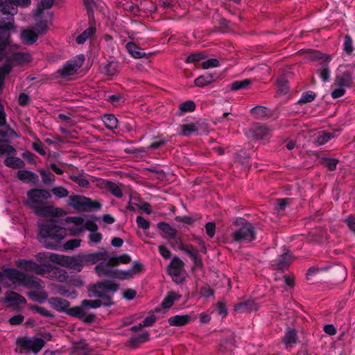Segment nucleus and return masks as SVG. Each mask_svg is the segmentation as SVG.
<instances>
[{
  "label": "nucleus",
  "mask_w": 355,
  "mask_h": 355,
  "mask_svg": "<svg viewBox=\"0 0 355 355\" xmlns=\"http://www.w3.org/2000/svg\"><path fill=\"white\" fill-rule=\"evenodd\" d=\"M17 178L24 182H31V183H36L39 180L38 175L30 171L26 170H19L17 171Z\"/></svg>",
  "instance_id": "nucleus-23"
},
{
  "label": "nucleus",
  "mask_w": 355,
  "mask_h": 355,
  "mask_svg": "<svg viewBox=\"0 0 355 355\" xmlns=\"http://www.w3.org/2000/svg\"><path fill=\"white\" fill-rule=\"evenodd\" d=\"M4 164L6 166L13 168H21L24 165V161L20 158L15 157V155H6Z\"/></svg>",
  "instance_id": "nucleus-28"
},
{
  "label": "nucleus",
  "mask_w": 355,
  "mask_h": 355,
  "mask_svg": "<svg viewBox=\"0 0 355 355\" xmlns=\"http://www.w3.org/2000/svg\"><path fill=\"white\" fill-rule=\"evenodd\" d=\"M206 55L202 53H193L187 58L186 62L189 63H194L202 60H204Z\"/></svg>",
  "instance_id": "nucleus-53"
},
{
  "label": "nucleus",
  "mask_w": 355,
  "mask_h": 355,
  "mask_svg": "<svg viewBox=\"0 0 355 355\" xmlns=\"http://www.w3.org/2000/svg\"><path fill=\"white\" fill-rule=\"evenodd\" d=\"M34 212L39 216L49 218L41 219L37 223L39 241L47 248H56L58 243L67 235L65 228L55 225V218L62 214V209L44 204L40 209H36Z\"/></svg>",
  "instance_id": "nucleus-1"
},
{
  "label": "nucleus",
  "mask_w": 355,
  "mask_h": 355,
  "mask_svg": "<svg viewBox=\"0 0 355 355\" xmlns=\"http://www.w3.org/2000/svg\"><path fill=\"white\" fill-rule=\"evenodd\" d=\"M72 180L78 184V186L83 187V188H87L89 185V181L82 177H73L72 178Z\"/></svg>",
  "instance_id": "nucleus-61"
},
{
  "label": "nucleus",
  "mask_w": 355,
  "mask_h": 355,
  "mask_svg": "<svg viewBox=\"0 0 355 355\" xmlns=\"http://www.w3.org/2000/svg\"><path fill=\"white\" fill-rule=\"evenodd\" d=\"M30 309L32 311H34L38 313H40L41 315L46 316V317H50L53 318L54 315L47 309H46L44 307L35 306V305H31Z\"/></svg>",
  "instance_id": "nucleus-48"
},
{
  "label": "nucleus",
  "mask_w": 355,
  "mask_h": 355,
  "mask_svg": "<svg viewBox=\"0 0 355 355\" xmlns=\"http://www.w3.org/2000/svg\"><path fill=\"white\" fill-rule=\"evenodd\" d=\"M103 187L116 198H120L123 196L121 189L116 183L107 180L104 181L103 182Z\"/></svg>",
  "instance_id": "nucleus-30"
},
{
  "label": "nucleus",
  "mask_w": 355,
  "mask_h": 355,
  "mask_svg": "<svg viewBox=\"0 0 355 355\" xmlns=\"http://www.w3.org/2000/svg\"><path fill=\"white\" fill-rule=\"evenodd\" d=\"M345 94V88L343 87H338L331 92V97L333 98H338Z\"/></svg>",
  "instance_id": "nucleus-62"
},
{
  "label": "nucleus",
  "mask_w": 355,
  "mask_h": 355,
  "mask_svg": "<svg viewBox=\"0 0 355 355\" xmlns=\"http://www.w3.org/2000/svg\"><path fill=\"white\" fill-rule=\"evenodd\" d=\"M182 250L187 253L197 265L202 266L201 261L198 260V251L195 248L187 245L182 247Z\"/></svg>",
  "instance_id": "nucleus-36"
},
{
  "label": "nucleus",
  "mask_w": 355,
  "mask_h": 355,
  "mask_svg": "<svg viewBox=\"0 0 355 355\" xmlns=\"http://www.w3.org/2000/svg\"><path fill=\"white\" fill-rule=\"evenodd\" d=\"M81 240L80 239H71L67 241L64 245L63 248L65 250H72L75 248H77L80 245Z\"/></svg>",
  "instance_id": "nucleus-50"
},
{
  "label": "nucleus",
  "mask_w": 355,
  "mask_h": 355,
  "mask_svg": "<svg viewBox=\"0 0 355 355\" xmlns=\"http://www.w3.org/2000/svg\"><path fill=\"white\" fill-rule=\"evenodd\" d=\"M15 149L11 146L6 144H0V155H16Z\"/></svg>",
  "instance_id": "nucleus-49"
},
{
  "label": "nucleus",
  "mask_w": 355,
  "mask_h": 355,
  "mask_svg": "<svg viewBox=\"0 0 355 355\" xmlns=\"http://www.w3.org/2000/svg\"><path fill=\"white\" fill-rule=\"evenodd\" d=\"M57 293L61 295L75 299L77 297V293L71 288L66 289L63 286H58L57 288Z\"/></svg>",
  "instance_id": "nucleus-42"
},
{
  "label": "nucleus",
  "mask_w": 355,
  "mask_h": 355,
  "mask_svg": "<svg viewBox=\"0 0 355 355\" xmlns=\"http://www.w3.org/2000/svg\"><path fill=\"white\" fill-rule=\"evenodd\" d=\"M125 47L129 54L134 58H141L146 56V53L132 42H128Z\"/></svg>",
  "instance_id": "nucleus-25"
},
{
  "label": "nucleus",
  "mask_w": 355,
  "mask_h": 355,
  "mask_svg": "<svg viewBox=\"0 0 355 355\" xmlns=\"http://www.w3.org/2000/svg\"><path fill=\"white\" fill-rule=\"evenodd\" d=\"M3 301L8 304L9 306L17 307L26 303V300L21 295L15 292H7Z\"/></svg>",
  "instance_id": "nucleus-18"
},
{
  "label": "nucleus",
  "mask_w": 355,
  "mask_h": 355,
  "mask_svg": "<svg viewBox=\"0 0 355 355\" xmlns=\"http://www.w3.org/2000/svg\"><path fill=\"white\" fill-rule=\"evenodd\" d=\"M181 297V295L175 293V292H170L167 296L163 300L162 302V306L164 309H168L173 304V302L175 301H177L180 300Z\"/></svg>",
  "instance_id": "nucleus-32"
},
{
  "label": "nucleus",
  "mask_w": 355,
  "mask_h": 355,
  "mask_svg": "<svg viewBox=\"0 0 355 355\" xmlns=\"http://www.w3.org/2000/svg\"><path fill=\"white\" fill-rule=\"evenodd\" d=\"M345 222L347 224V226L355 234V217L353 216H349L345 219Z\"/></svg>",
  "instance_id": "nucleus-64"
},
{
  "label": "nucleus",
  "mask_w": 355,
  "mask_h": 355,
  "mask_svg": "<svg viewBox=\"0 0 355 355\" xmlns=\"http://www.w3.org/2000/svg\"><path fill=\"white\" fill-rule=\"evenodd\" d=\"M39 173H40L42 179V182L46 184H52L55 181V176L49 173H47L45 170L43 168H40L38 170Z\"/></svg>",
  "instance_id": "nucleus-44"
},
{
  "label": "nucleus",
  "mask_w": 355,
  "mask_h": 355,
  "mask_svg": "<svg viewBox=\"0 0 355 355\" xmlns=\"http://www.w3.org/2000/svg\"><path fill=\"white\" fill-rule=\"evenodd\" d=\"M184 266V262L180 258L174 257L168 266V273L176 284H180L185 279L186 271Z\"/></svg>",
  "instance_id": "nucleus-12"
},
{
  "label": "nucleus",
  "mask_w": 355,
  "mask_h": 355,
  "mask_svg": "<svg viewBox=\"0 0 355 355\" xmlns=\"http://www.w3.org/2000/svg\"><path fill=\"white\" fill-rule=\"evenodd\" d=\"M38 261L49 260L53 263L60 264L62 266L80 272L84 266L81 254L76 256H64L50 252H40L36 255Z\"/></svg>",
  "instance_id": "nucleus-5"
},
{
  "label": "nucleus",
  "mask_w": 355,
  "mask_h": 355,
  "mask_svg": "<svg viewBox=\"0 0 355 355\" xmlns=\"http://www.w3.org/2000/svg\"><path fill=\"white\" fill-rule=\"evenodd\" d=\"M49 304L56 311L67 312L69 303L67 300L59 297H51L48 300Z\"/></svg>",
  "instance_id": "nucleus-22"
},
{
  "label": "nucleus",
  "mask_w": 355,
  "mask_h": 355,
  "mask_svg": "<svg viewBox=\"0 0 355 355\" xmlns=\"http://www.w3.org/2000/svg\"><path fill=\"white\" fill-rule=\"evenodd\" d=\"M214 81V76L211 74H206L197 78L194 83L196 86L203 87L211 84Z\"/></svg>",
  "instance_id": "nucleus-35"
},
{
  "label": "nucleus",
  "mask_w": 355,
  "mask_h": 355,
  "mask_svg": "<svg viewBox=\"0 0 355 355\" xmlns=\"http://www.w3.org/2000/svg\"><path fill=\"white\" fill-rule=\"evenodd\" d=\"M190 317L187 315H176L168 318V323L171 326H183L189 323Z\"/></svg>",
  "instance_id": "nucleus-29"
},
{
  "label": "nucleus",
  "mask_w": 355,
  "mask_h": 355,
  "mask_svg": "<svg viewBox=\"0 0 355 355\" xmlns=\"http://www.w3.org/2000/svg\"><path fill=\"white\" fill-rule=\"evenodd\" d=\"M113 266L110 259L107 263L101 262L96 266L95 270L98 277L114 276V271L111 269Z\"/></svg>",
  "instance_id": "nucleus-21"
},
{
  "label": "nucleus",
  "mask_w": 355,
  "mask_h": 355,
  "mask_svg": "<svg viewBox=\"0 0 355 355\" xmlns=\"http://www.w3.org/2000/svg\"><path fill=\"white\" fill-rule=\"evenodd\" d=\"M102 69L108 76H113L119 72V63L116 61H107L103 64Z\"/></svg>",
  "instance_id": "nucleus-26"
},
{
  "label": "nucleus",
  "mask_w": 355,
  "mask_h": 355,
  "mask_svg": "<svg viewBox=\"0 0 355 355\" xmlns=\"http://www.w3.org/2000/svg\"><path fill=\"white\" fill-rule=\"evenodd\" d=\"M202 123L199 121L195 123L184 124L180 128V134L182 136L188 137L193 134L202 135L207 132V130L202 129Z\"/></svg>",
  "instance_id": "nucleus-16"
},
{
  "label": "nucleus",
  "mask_w": 355,
  "mask_h": 355,
  "mask_svg": "<svg viewBox=\"0 0 355 355\" xmlns=\"http://www.w3.org/2000/svg\"><path fill=\"white\" fill-rule=\"evenodd\" d=\"M286 347H291L297 343L296 332L294 329H288L284 338Z\"/></svg>",
  "instance_id": "nucleus-33"
},
{
  "label": "nucleus",
  "mask_w": 355,
  "mask_h": 355,
  "mask_svg": "<svg viewBox=\"0 0 355 355\" xmlns=\"http://www.w3.org/2000/svg\"><path fill=\"white\" fill-rule=\"evenodd\" d=\"M141 269L142 265L138 262H135L132 266L128 270L114 271V277L120 279H130L139 273Z\"/></svg>",
  "instance_id": "nucleus-17"
},
{
  "label": "nucleus",
  "mask_w": 355,
  "mask_h": 355,
  "mask_svg": "<svg viewBox=\"0 0 355 355\" xmlns=\"http://www.w3.org/2000/svg\"><path fill=\"white\" fill-rule=\"evenodd\" d=\"M215 228H216V226L214 223L209 222L206 224V225H205L206 233L210 238L214 237V236L215 234Z\"/></svg>",
  "instance_id": "nucleus-63"
},
{
  "label": "nucleus",
  "mask_w": 355,
  "mask_h": 355,
  "mask_svg": "<svg viewBox=\"0 0 355 355\" xmlns=\"http://www.w3.org/2000/svg\"><path fill=\"white\" fill-rule=\"evenodd\" d=\"M53 4V0H41L38 3L34 17L40 22L37 28L40 33H46L49 28L53 18V13L49 10Z\"/></svg>",
  "instance_id": "nucleus-7"
},
{
  "label": "nucleus",
  "mask_w": 355,
  "mask_h": 355,
  "mask_svg": "<svg viewBox=\"0 0 355 355\" xmlns=\"http://www.w3.org/2000/svg\"><path fill=\"white\" fill-rule=\"evenodd\" d=\"M220 65L219 60L216 58L208 59L202 62V67L205 69L217 67Z\"/></svg>",
  "instance_id": "nucleus-52"
},
{
  "label": "nucleus",
  "mask_w": 355,
  "mask_h": 355,
  "mask_svg": "<svg viewBox=\"0 0 355 355\" xmlns=\"http://www.w3.org/2000/svg\"><path fill=\"white\" fill-rule=\"evenodd\" d=\"M334 136L332 133L321 131L318 132L315 142L318 145L321 146L327 143L329 140L334 138Z\"/></svg>",
  "instance_id": "nucleus-38"
},
{
  "label": "nucleus",
  "mask_w": 355,
  "mask_h": 355,
  "mask_svg": "<svg viewBox=\"0 0 355 355\" xmlns=\"http://www.w3.org/2000/svg\"><path fill=\"white\" fill-rule=\"evenodd\" d=\"M69 285L72 287L80 288L83 286L84 283L80 277H73L69 280Z\"/></svg>",
  "instance_id": "nucleus-59"
},
{
  "label": "nucleus",
  "mask_w": 355,
  "mask_h": 355,
  "mask_svg": "<svg viewBox=\"0 0 355 355\" xmlns=\"http://www.w3.org/2000/svg\"><path fill=\"white\" fill-rule=\"evenodd\" d=\"M53 194L59 198H63L68 196L69 191L64 187H55L51 190Z\"/></svg>",
  "instance_id": "nucleus-51"
},
{
  "label": "nucleus",
  "mask_w": 355,
  "mask_h": 355,
  "mask_svg": "<svg viewBox=\"0 0 355 355\" xmlns=\"http://www.w3.org/2000/svg\"><path fill=\"white\" fill-rule=\"evenodd\" d=\"M196 109V104L193 101H187L179 105L180 114L193 112Z\"/></svg>",
  "instance_id": "nucleus-39"
},
{
  "label": "nucleus",
  "mask_w": 355,
  "mask_h": 355,
  "mask_svg": "<svg viewBox=\"0 0 355 355\" xmlns=\"http://www.w3.org/2000/svg\"><path fill=\"white\" fill-rule=\"evenodd\" d=\"M68 205L77 211H86L89 209H98L101 207L98 202L79 195L70 196L68 199Z\"/></svg>",
  "instance_id": "nucleus-10"
},
{
  "label": "nucleus",
  "mask_w": 355,
  "mask_h": 355,
  "mask_svg": "<svg viewBox=\"0 0 355 355\" xmlns=\"http://www.w3.org/2000/svg\"><path fill=\"white\" fill-rule=\"evenodd\" d=\"M102 121L107 128L113 130L118 126V120L113 114H107L103 116Z\"/></svg>",
  "instance_id": "nucleus-31"
},
{
  "label": "nucleus",
  "mask_w": 355,
  "mask_h": 355,
  "mask_svg": "<svg viewBox=\"0 0 355 355\" xmlns=\"http://www.w3.org/2000/svg\"><path fill=\"white\" fill-rule=\"evenodd\" d=\"M250 83H251V81L249 79L234 81L232 84L231 89L232 90H239V89H245L250 84Z\"/></svg>",
  "instance_id": "nucleus-47"
},
{
  "label": "nucleus",
  "mask_w": 355,
  "mask_h": 355,
  "mask_svg": "<svg viewBox=\"0 0 355 355\" xmlns=\"http://www.w3.org/2000/svg\"><path fill=\"white\" fill-rule=\"evenodd\" d=\"M320 78L324 82H328L330 79V71L326 63L322 64L321 67L318 69Z\"/></svg>",
  "instance_id": "nucleus-43"
},
{
  "label": "nucleus",
  "mask_w": 355,
  "mask_h": 355,
  "mask_svg": "<svg viewBox=\"0 0 355 355\" xmlns=\"http://www.w3.org/2000/svg\"><path fill=\"white\" fill-rule=\"evenodd\" d=\"M292 261V257L288 252L282 254L273 264V267L276 270H284Z\"/></svg>",
  "instance_id": "nucleus-24"
},
{
  "label": "nucleus",
  "mask_w": 355,
  "mask_h": 355,
  "mask_svg": "<svg viewBox=\"0 0 355 355\" xmlns=\"http://www.w3.org/2000/svg\"><path fill=\"white\" fill-rule=\"evenodd\" d=\"M233 237L238 243H249L255 239L254 227L252 224L246 223L234 232Z\"/></svg>",
  "instance_id": "nucleus-13"
},
{
  "label": "nucleus",
  "mask_w": 355,
  "mask_h": 355,
  "mask_svg": "<svg viewBox=\"0 0 355 355\" xmlns=\"http://www.w3.org/2000/svg\"><path fill=\"white\" fill-rule=\"evenodd\" d=\"M35 22H36V24L34 26V31L31 30V29H26V30H24L21 33L20 40L21 41L22 43L28 44V45H31L37 41V40L40 35L44 33L39 32L37 27L38 24H40V22H37V21H35Z\"/></svg>",
  "instance_id": "nucleus-15"
},
{
  "label": "nucleus",
  "mask_w": 355,
  "mask_h": 355,
  "mask_svg": "<svg viewBox=\"0 0 355 355\" xmlns=\"http://www.w3.org/2000/svg\"><path fill=\"white\" fill-rule=\"evenodd\" d=\"M123 297L125 298L127 300H133L137 295V293L133 289H125L123 291Z\"/></svg>",
  "instance_id": "nucleus-60"
},
{
  "label": "nucleus",
  "mask_w": 355,
  "mask_h": 355,
  "mask_svg": "<svg viewBox=\"0 0 355 355\" xmlns=\"http://www.w3.org/2000/svg\"><path fill=\"white\" fill-rule=\"evenodd\" d=\"M84 266L94 264L99 260L105 259L107 254L105 251L90 254H81Z\"/></svg>",
  "instance_id": "nucleus-19"
},
{
  "label": "nucleus",
  "mask_w": 355,
  "mask_h": 355,
  "mask_svg": "<svg viewBox=\"0 0 355 355\" xmlns=\"http://www.w3.org/2000/svg\"><path fill=\"white\" fill-rule=\"evenodd\" d=\"M27 196V205L35 211L42 207L44 205V201L49 198L51 195L45 189H35L28 191Z\"/></svg>",
  "instance_id": "nucleus-11"
},
{
  "label": "nucleus",
  "mask_w": 355,
  "mask_h": 355,
  "mask_svg": "<svg viewBox=\"0 0 355 355\" xmlns=\"http://www.w3.org/2000/svg\"><path fill=\"white\" fill-rule=\"evenodd\" d=\"M103 239L102 234L94 232L90 233L89 235V244H97L101 241Z\"/></svg>",
  "instance_id": "nucleus-54"
},
{
  "label": "nucleus",
  "mask_w": 355,
  "mask_h": 355,
  "mask_svg": "<svg viewBox=\"0 0 355 355\" xmlns=\"http://www.w3.org/2000/svg\"><path fill=\"white\" fill-rule=\"evenodd\" d=\"M85 61V56L83 54H79L73 58L68 60L62 67L58 70V73L62 77L69 76L75 73L77 70L82 66Z\"/></svg>",
  "instance_id": "nucleus-14"
},
{
  "label": "nucleus",
  "mask_w": 355,
  "mask_h": 355,
  "mask_svg": "<svg viewBox=\"0 0 355 355\" xmlns=\"http://www.w3.org/2000/svg\"><path fill=\"white\" fill-rule=\"evenodd\" d=\"M44 343L43 339L37 337H19L16 340L17 346L21 350L34 354H37L42 349Z\"/></svg>",
  "instance_id": "nucleus-9"
},
{
  "label": "nucleus",
  "mask_w": 355,
  "mask_h": 355,
  "mask_svg": "<svg viewBox=\"0 0 355 355\" xmlns=\"http://www.w3.org/2000/svg\"><path fill=\"white\" fill-rule=\"evenodd\" d=\"M251 112L256 118L262 119L267 115V109L262 106H257L251 110Z\"/></svg>",
  "instance_id": "nucleus-46"
},
{
  "label": "nucleus",
  "mask_w": 355,
  "mask_h": 355,
  "mask_svg": "<svg viewBox=\"0 0 355 355\" xmlns=\"http://www.w3.org/2000/svg\"><path fill=\"white\" fill-rule=\"evenodd\" d=\"M113 266L118 263H128L131 261L130 257L127 254H123L116 257L115 258L110 259Z\"/></svg>",
  "instance_id": "nucleus-45"
},
{
  "label": "nucleus",
  "mask_w": 355,
  "mask_h": 355,
  "mask_svg": "<svg viewBox=\"0 0 355 355\" xmlns=\"http://www.w3.org/2000/svg\"><path fill=\"white\" fill-rule=\"evenodd\" d=\"M315 95L313 92H308L304 93L300 99L299 100V103H309L311 102L315 99Z\"/></svg>",
  "instance_id": "nucleus-56"
},
{
  "label": "nucleus",
  "mask_w": 355,
  "mask_h": 355,
  "mask_svg": "<svg viewBox=\"0 0 355 355\" xmlns=\"http://www.w3.org/2000/svg\"><path fill=\"white\" fill-rule=\"evenodd\" d=\"M31 3V0H0V61L6 56V49L11 43L10 31L14 28L17 6L26 7Z\"/></svg>",
  "instance_id": "nucleus-2"
},
{
  "label": "nucleus",
  "mask_w": 355,
  "mask_h": 355,
  "mask_svg": "<svg viewBox=\"0 0 355 355\" xmlns=\"http://www.w3.org/2000/svg\"><path fill=\"white\" fill-rule=\"evenodd\" d=\"M136 223L137 226L144 230H147L150 227V223L148 220L145 219L144 217L141 216H138L136 218Z\"/></svg>",
  "instance_id": "nucleus-55"
},
{
  "label": "nucleus",
  "mask_w": 355,
  "mask_h": 355,
  "mask_svg": "<svg viewBox=\"0 0 355 355\" xmlns=\"http://www.w3.org/2000/svg\"><path fill=\"white\" fill-rule=\"evenodd\" d=\"M69 315L77 317L83 318V307H73L67 310V311Z\"/></svg>",
  "instance_id": "nucleus-57"
},
{
  "label": "nucleus",
  "mask_w": 355,
  "mask_h": 355,
  "mask_svg": "<svg viewBox=\"0 0 355 355\" xmlns=\"http://www.w3.org/2000/svg\"><path fill=\"white\" fill-rule=\"evenodd\" d=\"M270 130L264 125H257L254 128L253 132L257 138H263L268 135Z\"/></svg>",
  "instance_id": "nucleus-41"
},
{
  "label": "nucleus",
  "mask_w": 355,
  "mask_h": 355,
  "mask_svg": "<svg viewBox=\"0 0 355 355\" xmlns=\"http://www.w3.org/2000/svg\"><path fill=\"white\" fill-rule=\"evenodd\" d=\"M352 83V73L350 71H345L341 74L336 76L334 85L337 87H343L344 88L349 87Z\"/></svg>",
  "instance_id": "nucleus-20"
},
{
  "label": "nucleus",
  "mask_w": 355,
  "mask_h": 355,
  "mask_svg": "<svg viewBox=\"0 0 355 355\" xmlns=\"http://www.w3.org/2000/svg\"><path fill=\"white\" fill-rule=\"evenodd\" d=\"M66 223L68 225L70 234L74 236L80 234L84 229H87L92 233L96 232L98 228L94 221L87 220L85 222L83 217H68L66 219Z\"/></svg>",
  "instance_id": "nucleus-8"
},
{
  "label": "nucleus",
  "mask_w": 355,
  "mask_h": 355,
  "mask_svg": "<svg viewBox=\"0 0 355 355\" xmlns=\"http://www.w3.org/2000/svg\"><path fill=\"white\" fill-rule=\"evenodd\" d=\"M157 227L166 234V237L173 238L176 234V230L166 223H159Z\"/></svg>",
  "instance_id": "nucleus-34"
},
{
  "label": "nucleus",
  "mask_w": 355,
  "mask_h": 355,
  "mask_svg": "<svg viewBox=\"0 0 355 355\" xmlns=\"http://www.w3.org/2000/svg\"><path fill=\"white\" fill-rule=\"evenodd\" d=\"M344 50L347 53H352L354 49H353V42L351 39V37L349 35H346L345 37V42H344Z\"/></svg>",
  "instance_id": "nucleus-58"
},
{
  "label": "nucleus",
  "mask_w": 355,
  "mask_h": 355,
  "mask_svg": "<svg viewBox=\"0 0 355 355\" xmlns=\"http://www.w3.org/2000/svg\"><path fill=\"white\" fill-rule=\"evenodd\" d=\"M31 61L32 55L28 51L13 53L4 64L0 67V92L3 89L5 79L11 73L15 66L28 63Z\"/></svg>",
  "instance_id": "nucleus-6"
},
{
  "label": "nucleus",
  "mask_w": 355,
  "mask_h": 355,
  "mask_svg": "<svg viewBox=\"0 0 355 355\" xmlns=\"http://www.w3.org/2000/svg\"><path fill=\"white\" fill-rule=\"evenodd\" d=\"M28 297L32 301L43 303L47 299V294L44 291L37 292L31 291L28 294Z\"/></svg>",
  "instance_id": "nucleus-37"
},
{
  "label": "nucleus",
  "mask_w": 355,
  "mask_h": 355,
  "mask_svg": "<svg viewBox=\"0 0 355 355\" xmlns=\"http://www.w3.org/2000/svg\"><path fill=\"white\" fill-rule=\"evenodd\" d=\"M95 33L96 28L94 27L90 26L87 28L76 37V43L78 44H85L87 40L92 38V36H94Z\"/></svg>",
  "instance_id": "nucleus-27"
},
{
  "label": "nucleus",
  "mask_w": 355,
  "mask_h": 355,
  "mask_svg": "<svg viewBox=\"0 0 355 355\" xmlns=\"http://www.w3.org/2000/svg\"><path fill=\"white\" fill-rule=\"evenodd\" d=\"M40 263L31 259H18L15 262V266L26 272H34L37 275H43L46 277L57 280L60 282H64L67 280V272L64 270L58 267L53 266L46 263L48 260H42Z\"/></svg>",
  "instance_id": "nucleus-4"
},
{
  "label": "nucleus",
  "mask_w": 355,
  "mask_h": 355,
  "mask_svg": "<svg viewBox=\"0 0 355 355\" xmlns=\"http://www.w3.org/2000/svg\"><path fill=\"white\" fill-rule=\"evenodd\" d=\"M118 288L117 284L110 282L91 285L88 288L89 296L100 299L84 300L81 305L84 309H96L101 306H109L113 304L112 295Z\"/></svg>",
  "instance_id": "nucleus-3"
},
{
  "label": "nucleus",
  "mask_w": 355,
  "mask_h": 355,
  "mask_svg": "<svg viewBox=\"0 0 355 355\" xmlns=\"http://www.w3.org/2000/svg\"><path fill=\"white\" fill-rule=\"evenodd\" d=\"M236 311H252L256 310L257 306L253 300H248L235 306Z\"/></svg>",
  "instance_id": "nucleus-40"
}]
</instances>
